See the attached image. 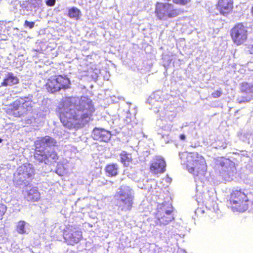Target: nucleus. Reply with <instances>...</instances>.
<instances>
[{"mask_svg":"<svg viewBox=\"0 0 253 253\" xmlns=\"http://www.w3.org/2000/svg\"><path fill=\"white\" fill-rule=\"evenodd\" d=\"M172 127V125L171 124H168L165 126H162V129L166 131L167 132H169Z\"/></svg>","mask_w":253,"mask_h":253,"instance_id":"obj_31","label":"nucleus"},{"mask_svg":"<svg viewBox=\"0 0 253 253\" xmlns=\"http://www.w3.org/2000/svg\"><path fill=\"white\" fill-rule=\"evenodd\" d=\"M162 138L164 139V141L166 142V143H168L170 140L169 138V137L168 133L162 134Z\"/></svg>","mask_w":253,"mask_h":253,"instance_id":"obj_33","label":"nucleus"},{"mask_svg":"<svg viewBox=\"0 0 253 253\" xmlns=\"http://www.w3.org/2000/svg\"><path fill=\"white\" fill-rule=\"evenodd\" d=\"M159 112L160 118L164 119L166 121H169L170 122H172L176 116L175 112L168 110H165L163 112L160 111Z\"/></svg>","mask_w":253,"mask_h":253,"instance_id":"obj_22","label":"nucleus"},{"mask_svg":"<svg viewBox=\"0 0 253 253\" xmlns=\"http://www.w3.org/2000/svg\"><path fill=\"white\" fill-rule=\"evenodd\" d=\"M172 1L175 3L185 5L190 2V0H172Z\"/></svg>","mask_w":253,"mask_h":253,"instance_id":"obj_30","label":"nucleus"},{"mask_svg":"<svg viewBox=\"0 0 253 253\" xmlns=\"http://www.w3.org/2000/svg\"><path fill=\"white\" fill-rule=\"evenodd\" d=\"M162 219L160 217H156V223L157 224L166 225L174 219L173 214H169V215L164 214V216L162 215Z\"/></svg>","mask_w":253,"mask_h":253,"instance_id":"obj_21","label":"nucleus"},{"mask_svg":"<svg viewBox=\"0 0 253 253\" xmlns=\"http://www.w3.org/2000/svg\"><path fill=\"white\" fill-rule=\"evenodd\" d=\"M253 194L247 191L241 190L233 191L230 197V204L234 211L244 212L249 208L248 198H253Z\"/></svg>","mask_w":253,"mask_h":253,"instance_id":"obj_6","label":"nucleus"},{"mask_svg":"<svg viewBox=\"0 0 253 253\" xmlns=\"http://www.w3.org/2000/svg\"><path fill=\"white\" fill-rule=\"evenodd\" d=\"M3 169V167H2V166H0V174H2L1 170H2V169Z\"/></svg>","mask_w":253,"mask_h":253,"instance_id":"obj_38","label":"nucleus"},{"mask_svg":"<svg viewBox=\"0 0 253 253\" xmlns=\"http://www.w3.org/2000/svg\"><path fill=\"white\" fill-rule=\"evenodd\" d=\"M197 202H198V203L201 202V200H200V201L197 200Z\"/></svg>","mask_w":253,"mask_h":253,"instance_id":"obj_41","label":"nucleus"},{"mask_svg":"<svg viewBox=\"0 0 253 253\" xmlns=\"http://www.w3.org/2000/svg\"><path fill=\"white\" fill-rule=\"evenodd\" d=\"M116 196L117 197V206L122 211H129L133 204L134 192L127 185H122L118 188Z\"/></svg>","mask_w":253,"mask_h":253,"instance_id":"obj_4","label":"nucleus"},{"mask_svg":"<svg viewBox=\"0 0 253 253\" xmlns=\"http://www.w3.org/2000/svg\"><path fill=\"white\" fill-rule=\"evenodd\" d=\"M35 24V23L34 22H30L28 20H25L24 23V27L26 28H28L31 29L34 27Z\"/></svg>","mask_w":253,"mask_h":253,"instance_id":"obj_29","label":"nucleus"},{"mask_svg":"<svg viewBox=\"0 0 253 253\" xmlns=\"http://www.w3.org/2000/svg\"><path fill=\"white\" fill-rule=\"evenodd\" d=\"M241 91L242 93L247 94L246 96L239 97L237 99L238 103L249 102L252 99V93H253V83L243 82L241 84Z\"/></svg>","mask_w":253,"mask_h":253,"instance_id":"obj_12","label":"nucleus"},{"mask_svg":"<svg viewBox=\"0 0 253 253\" xmlns=\"http://www.w3.org/2000/svg\"><path fill=\"white\" fill-rule=\"evenodd\" d=\"M30 187V185L27 187L24 193L25 198L28 201H38L40 198V193L38 191V188L34 187L28 190V188Z\"/></svg>","mask_w":253,"mask_h":253,"instance_id":"obj_17","label":"nucleus"},{"mask_svg":"<svg viewBox=\"0 0 253 253\" xmlns=\"http://www.w3.org/2000/svg\"><path fill=\"white\" fill-rule=\"evenodd\" d=\"M120 159L122 163L126 166H128L132 160L131 155L126 151H122L120 154Z\"/></svg>","mask_w":253,"mask_h":253,"instance_id":"obj_26","label":"nucleus"},{"mask_svg":"<svg viewBox=\"0 0 253 253\" xmlns=\"http://www.w3.org/2000/svg\"><path fill=\"white\" fill-rule=\"evenodd\" d=\"M2 141V139L1 138H0V143Z\"/></svg>","mask_w":253,"mask_h":253,"instance_id":"obj_42","label":"nucleus"},{"mask_svg":"<svg viewBox=\"0 0 253 253\" xmlns=\"http://www.w3.org/2000/svg\"><path fill=\"white\" fill-rule=\"evenodd\" d=\"M178 253H186V252L184 250H179L178 251Z\"/></svg>","mask_w":253,"mask_h":253,"instance_id":"obj_37","label":"nucleus"},{"mask_svg":"<svg viewBox=\"0 0 253 253\" xmlns=\"http://www.w3.org/2000/svg\"><path fill=\"white\" fill-rule=\"evenodd\" d=\"M216 167L219 169L220 176L225 181H231L235 177L237 171L233 162L224 159L218 161Z\"/></svg>","mask_w":253,"mask_h":253,"instance_id":"obj_8","label":"nucleus"},{"mask_svg":"<svg viewBox=\"0 0 253 253\" xmlns=\"http://www.w3.org/2000/svg\"><path fill=\"white\" fill-rule=\"evenodd\" d=\"M56 0H47L46 4L49 6H53L55 3Z\"/></svg>","mask_w":253,"mask_h":253,"instance_id":"obj_34","label":"nucleus"},{"mask_svg":"<svg viewBox=\"0 0 253 253\" xmlns=\"http://www.w3.org/2000/svg\"><path fill=\"white\" fill-rule=\"evenodd\" d=\"M157 212L156 217H160L162 219V215L164 216V214H172L173 207L171 203L169 202H164L162 204H159L157 208Z\"/></svg>","mask_w":253,"mask_h":253,"instance_id":"obj_18","label":"nucleus"},{"mask_svg":"<svg viewBox=\"0 0 253 253\" xmlns=\"http://www.w3.org/2000/svg\"><path fill=\"white\" fill-rule=\"evenodd\" d=\"M28 225L29 224L25 221H19L17 224L16 231L20 234H28L26 228Z\"/></svg>","mask_w":253,"mask_h":253,"instance_id":"obj_25","label":"nucleus"},{"mask_svg":"<svg viewBox=\"0 0 253 253\" xmlns=\"http://www.w3.org/2000/svg\"><path fill=\"white\" fill-rule=\"evenodd\" d=\"M59 111L63 124L68 126L81 127L90 121L94 108L90 99L82 96L74 103L72 100L64 102Z\"/></svg>","mask_w":253,"mask_h":253,"instance_id":"obj_1","label":"nucleus"},{"mask_svg":"<svg viewBox=\"0 0 253 253\" xmlns=\"http://www.w3.org/2000/svg\"><path fill=\"white\" fill-rule=\"evenodd\" d=\"M68 16L70 18L77 20L81 18L82 13L80 10L78 8L72 7L68 10Z\"/></svg>","mask_w":253,"mask_h":253,"instance_id":"obj_24","label":"nucleus"},{"mask_svg":"<svg viewBox=\"0 0 253 253\" xmlns=\"http://www.w3.org/2000/svg\"><path fill=\"white\" fill-rule=\"evenodd\" d=\"M233 8L232 0H219L217 9L223 15L228 13Z\"/></svg>","mask_w":253,"mask_h":253,"instance_id":"obj_19","label":"nucleus"},{"mask_svg":"<svg viewBox=\"0 0 253 253\" xmlns=\"http://www.w3.org/2000/svg\"><path fill=\"white\" fill-rule=\"evenodd\" d=\"M179 155L181 159H186L183 164H186L188 171L195 176V180H203L207 169L204 158L197 152H183Z\"/></svg>","mask_w":253,"mask_h":253,"instance_id":"obj_3","label":"nucleus"},{"mask_svg":"<svg viewBox=\"0 0 253 253\" xmlns=\"http://www.w3.org/2000/svg\"><path fill=\"white\" fill-rule=\"evenodd\" d=\"M166 166L164 159L161 156H156L151 161L150 171L155 174L164 172L166 170Z\"/></svg>","mask_w":253,"mask_h":253,"instance_id":"obj_14","label":"nucleus"},{"mask_svg":"<svg viewBox=\"0 0 253 253\" xmlns=\"http://www.w3.org/2000/svg\"><path fill=\"white\" fill-rule=\"evenodd\" d=\"M222 94L221 91L219 90H216L212 93V96L214 98H217L220 96Z\"/></svg>","mask_w":253,"mask_h":253,"instance_id":"obj_32","label":"nucleus"},{"mask_svg":"<svg viewBox=\"0 0 253 253\" xmlns=\"http://www.w3.org/2000/svg\"><path fill=\"white\" fill-rule=\"evenodd\" d=\"M91 135L93 139L104 142L109 141L111 136L109 131L97 127H95L93 130Z\"/></svg>","mask_w":253,"mask_h":253,"instance_id":"obj_16","label":"nucleus"},{"mask_svg":"<svg viewBox=\"0 0 253 253\" xmlns=\"http://www.w3.org/2000/svg\"><path fill=\"white\" fill-rule=\"evenodd\" d=\"M105 170L108 176H116L118 173V166L115 164L108 165L105 168Z\"/></svg>","mask_w":253,"mask_h":253,"instance_id":"obj_23","label":"nucleus"},{"mask_svg":"<svg viewBox=\"0 0 253 253\" xmlns=\"http://www.w3.org/2000/svg\"><path fill=\"white\" fill-rule=\"evenodd\" d=\"M158 250H159L160 249V248H157V249Z\"/></svg>","mask_w":253,"mask_h":253,"instance_id":"obj_43","label":"nucleus"},{"mask_svg":"<svg viewBox=\"0 0 253 253\" xmlns=\"http://www.w3.org/2000/svg\"><path fill=\"white\" fill-rule=\"evenodd\" d=\"M179 138L181 140H184L186 138V136L184 134H180Z\"/></svg>","mask_w":253,"mask_h":253,"instance_id":"obj_35","label":"nucleus"},{"mask_svg":"<svg viewBox=\"0 0 253 253\" xmlns=\"http://www.w3.org/2000/svg\"><path fill=\"white\" fill-rule=\"evenodd\" d=\"M26 4L25 8H27V10L30 9V10H32V8H34L37 7L39 6V3L36 0H29L26 1L25 3H23V5H25Z\"/></svg>","mask_w":253,"mask_h":253,"instance_id":"obj_27","label":"nucleus"},{"mask_svg":"<svg viewBox=\"0 0 253 253\" xmlns=\"http://www.w3.org/2000/svg\"><path fill=\"white\" fill-rule=\"evenodd\" d=\"M249 51L251 54H253V45L250 48Z\"/></svg>","mask_w":253,"mask_h":253,"instance_id":"obj_36","label":"nucleus"},{"mask_svg":"<svg viewBox=\"0 0 253 253\" xmlns=\"http://www.w3.org/2000/svg\"><path fill=\"white\" fill-rule=\"evenodd\" d=\"M71 83L69 78L62 75L55 76L48 79L46 84V88L48 92L54 93L61 89L70 88Z\"/></svg>","mask_w":253,"mask_h":253,"instance_id":"obj_10","label":"nucleus"},{"mask_svg":"<svg viewBox=\"0 0 253 253\" xmlns=\"http://www.w3.org/2000/svg\"><path fill=\"white\" fill-rule=\"evenodd\" d=\"M247 36V28L242 23L235 25L231 30L232 39L237 45L243 44L246 41Z\"/></svg>","mask_w":253,"mask_h":253,"instance_id":"obj_11","label":"nucleus"},{"mask_svg":"<svg viewBox=\"0 0 253 253\" xmlns=\"http://www.w3.org/2000/svg\"><path fill=\"white\" fill-rule=\"evenodd\" d=\"M34 171L33 166L31 164H25L19 167L14 174L13 181L14 185L19 188L29 186Z\"/></svg>","mask_w":253,"mask_h":253,"instance_id":"obj_5","label":"nucleus"},{"mask_svg":"<svg viewBox=\"0 0 253 253\" xmlns=\"http://www.w3.org/2000/svg\"><path fill=\"white\" fill-rule=\"evenodd\" d=\"M155 12L159 19L166 20L169 18H173L178 15L180 11L175 8L172 4L157 2Z\"/></svg>","mask_w":253,"mask_h":253,"instance_id":"obj_9","label":"nucleus"},{"mask_svg":"<svg viewBox=\"0 0 253 253\" xmlns=\"http://www.w3.org/2000/svg\"><path fill=\"white\" fill-rule=\"evenodd\" d=\"M32 95L21 97L13 102L11 106V113L15 117L31 113L33 110L34 102Z\"/></svg>","mask_w":253,"mask_h":253,"instance_id":"obj_7","label":"nucleus"},{"mask_svg":"<svg viewBox=\"0 0 253 253\" xmlns=\"http://www.w3.org/2000/svg\"><path fill=\"white\" fill-rule=\"evenodd\" d=\"M252 15L253 16V6L252 8Z\"/></svg>","mask_w":253,"mask_h":253,"instance_id":"obj_40","label":"nucleus"},{"mask_svg":"<svg viewBox=\"0 0 253 253\" xmlns=\"http://www.w3.org/2000/svg\"><path fill=\"white\" fill-rule=\"evenodd\" d=\"M64 238L68 244L73 245L78 243L82 238V233L80 230L70 229L64 232Z\"/></svg>","mask_w":253,"mask_h":253,"instance_id":"obj_13","label":"nucleus"},{"mask_svg":"<svg viewBox=\"0 0 253 253\" xmlns=\"http://www.w3.org/2000/svg\"><path fill=\"white\" fill-rule=\"evenodd\" d=\"M35 146L34 157L39 163L49 165L58 160V156L54 150L57 141L53 138L49 136L39 137L35 142Z\"/></svg>","mask_w":253,"mask_h":253,"instance_id":"obj_2","label":"nucleus"},{"mask_svg":"<svg viewBox=\"0 0 253 253\" xmlns=\"http://www.w3.org/2000/svg\"><path fill=\"white\" fill-rule=\"evenodd\" d=\"M164 98L162 96V92L160 90H158L152 93L147 99V103L151 105V109H153L155 112H159L158 110L160 107L161 102Z\"/></svg>","mask_w":253,"mask_h":253,"instance_id":"obj_15","label":"nucleus"},{"mask_svg":"<svg viewBox=\"0 0 253 253\" xmlns=\"http://www.w3.org/2000/svg\"><path fill=\"white\" fill-rule=\"evenodd\" d=\"M27 122H27V123H28V124H31V123H32V121H31V120H28L27 121Z\"/></svg>","mask_w":253,"mask_h":253,"instance_id":"obj_39","label":"nucleus"},{"mask_svg":"<svg viewBox=\"0 0 253 253\" xmlns=\"http://www.w3.org/2000/svg\"><path fill=\"white\" fill-rule=\"evenodd\" d=\"M7 210V207L2 204H0V219H1L2 216L4 214Z\"/></svg>","mask_w":253,"mask_h":253,"instance_id":"obj_28","label":"nucleus"},{"mask_svg":"<svg viewBox=\"0 0 253 253\" xmlns=\"http://www.w3.org/2000/svg\"><path fill=\"white\" fill-rule=\"evenodd\" d=\"M19 82L17 77L14 75L12 73H8L5 75L3 82L1 83V85L6 86L8 85H12L17 84Z\"/></svg>","mask_w":253,"mask_h":253,"instance_id":"obj_20","label":"nucleus"}]
</instances>
